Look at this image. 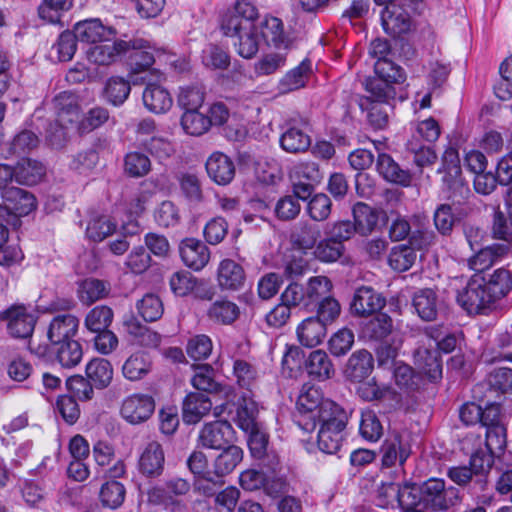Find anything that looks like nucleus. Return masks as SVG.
I'll return each instance as SVG.
<instances>
[{
    "instance_id": "obj_1",
    "label": "nucleus",
    "mask_w": 512,
    "mask_h": 512,
    "mask_svg": "<svg viewBox=\"0 0 512 512\" xmlns=\"http://www.w3.org/2000/svg\"><path fill=\"white\" fill-rule=\"evenodd\" d=\"M512 291V272L501 267L487 273H475L457 292V303L468 313L482 314Z\"/></svg>"
},
{
    "instance_id": "obj_2",
    "label": "nucleus",
    "mask_w": 512,
    "mask_h": 512,
    "mask_svg": "<svg viewBox=\"0 0 512 512\" xmlns=\"http://www.w3.org/2000/svg\"><path fill=\"white\" fill-rule=\"evenodd\" d=\"M126 45L122 54H128V64L130 72L128 77L133 85L144 84L148 80V74L158 76L159 70L151 69L156 62V58L160 57L164 51L157 49L150 44L149 41L134 37L125 40Z\"/></svg>"
},
{
    "instance_id": "obj_3",
    "label": "nucleus",
    "mask_w": 512,
    "mask_h": 512,
    "mask_svg": "<svg viewBox=\"0 0 512 512\" xmlns=\"http://www.w3.org/2000/svg\"><path fill=\"white\" fill-rule=\"evenodd\" d=\"M332 283L326 276H313L306 284L298 281H290L280 295L283 301L291 309L303 308L310 310L322 296L330 293Z\"/></svg>"
},
{
    "instance_id": "obj_4",
    "label": "nucleus",
    "mask_w": 512,
    "mask_h": 512,
    "mask_svg": "<svg viewBox=\"0 0 512 512\" xmlns=\"http://www.w3.org/2000/svg\"><path fill=\"white\" fill-rule=\"evenodd\" d=\"M423 506L433 511H446L459 505L463 501L460 489L454 486H446L440 478H430L419 487Z\"/></svg>"
},
{
    "instance_id": "obj_5",
    "label": "nucleus",
    "mask_w": 512,
    "mask_h": 512,
    "mask_svg": "<svg viewBox=\"0 0 512 512\" xmlns=\"http://www.w3.org/2000/svg\"><path fill=\"white\" fill-rule=\"evenodd\" d=\"M259 20V10L248 0H236L235 4L225 10L219 20L222 33L225 36L238 34L240 30L254 28Z\"/></svg>"
},
{
    "instance_id": "obj_6",
    "label": "nucleus",
    "mask_w": 512,
    "mask_h": 512,
    "mask_svg": "<svg viewBox=\"0 0 512 512\" xmlns=\"http://www.w3.org/2000/svg\"><path fill=\"white\" fill-rule=\"evenodd\" d=\"M438 172H444L443 182L448 191L449 198L460 203L470 194L468 185L461 177V166L458 150L448 147L442 156V167Z\"/></svg>"
},
{
    "instance_id": "obj_7",
    "label": "nucleus",
    "mask_w": 512,
    "mask_h": 512,
    "mask_svg": "<svg viewBox=\"0 0 512 512\" xmlns=\"http://www.w3.org/2000/svg\"><path fill=\"white\" fill-rule=\"evenodd\" d=\"M0 321L10 336L25 339L33 334L37 317L30 305L16 303L0 312Z\"/></svg>"
},
{
    "instance_id": "obj_8",
    "label": "nucleus",
    "mask_w": 512,
    "mask_h": 512,
    "mask_svg": "<svg viewBox=\"0 0 512 512\" xmlns=\"http://www.w3.org/2000/svg\"><path fill=\"white\" fill-rule=\"evenodd\" d=\"M326 400L323 398L320 388L309 383L302 386L297 398L296 407L299 412L297 422L303 430L310 432L315 429L313 417Z\"/></svg>"
},
{
    "instance_id": "obj_9",
    "label": "nucleus",
    "mask_w": 512,
    "mask_h": 512,
    "mask_svg": "<svg viewBox=\"0 0 512 512\" xmlns=\"http://www.w3.org/2000/svg\"><path fill=\"white\" fill-rule=\"evenodd\" d=\"M137 468L147 479L162 476L165 469V453L163 446L156 440H150L140 449Z\"/></svg>"
},
{
    "instance_id": "obj_10",
    "label": "nucleus",
    "mask_w": 512,
    "mask_h": 512,
    "mask_svg": "<svg viewBox=\"0 0 512 512\" xmlns=\"http://www.w3.org/2000/svg\"><path fill=\"white\" fill-rule=\"evenodd\" d=\"M155 410V401L146 394H133L126 397L121 405V416L130 424L147 421Z\"/></svg>"
},
{
    "instance_id": "obj_11",
    "label": "nucleus",
    "mask_w": 512,
    "mask_h": 512,
    "mask_svg": "<svg viewBox=\"0 0 512 512\" xmlns=\"http://www.w3.org/2000/svg\"><path fill=\"white\" fill-rule=\"evenodd\" d=\"M200 444L209 449H222L234 440V429L226 420L206 423L199 432Z\"/></svg>"
},
{
    "instance_id": "obj_12",
    "label": "nucleus",
    "mask_w": 512,
    "mask_h": 512,
    "mask_svg": "<svg viewBox=\"0 0 512 512\" xmlns=\"http://www.w3.org/2000/svg\"><path fill=\"white\" fill-rule=\"evenodd\" d=\"M386 305V299L370 286L356 289L351 304V312L356 316H370L379 313Z\"/></svg>"
},
{
    "instance_id": "obj_13",
    "label": "nucleus",
    "mask_w": 512,
    "mask_h": 512,
    "mask_svg": "<svg viewBox=\"0 0 512 512\" xmlns=\"http://www.w3.org/2000/svg\"><path fill=\"white\" fill-rule=\"evenodd\" d=\"M73 32L79 41L91 44L110 42L116 36V30L112 26H105L99 18L77 22Z\"/></svg>"
},
{
    "instance_id": "obj_14",
    "label": "nucleus",
    "mask_w": 512,
    "mask_h": 512,
    "mask_svg": "<svg viewBox=\"0 0 512 512\" xmlns=\"http://www.w3.org/2000/svg\"><path fill=\"white\" fill-rule=\"evenodd\" d=\"M209 178L218 185H228L235 177L233 160L222 152H213L205 163Z\"/></svg>"
},
{
    "instance_id": "obj_15",
    "label": "nucleus",
    "mask_w": 512,
    "mask_h": 512,
    "mask_svg": "<svg viewBox=\"0 0 512 512\" xmlns=\"http://www.w3.org/2000/svg\"><path fill=\"white\" fill-rule=\"evenodd\" d=\"M179 252L183 263L195 270H202L209 262V248L200 240L186 238L181 241Z\"/></svg>"
},
{
    "instance_id": "obj_16",
    "label": "nucleus",
    "mask_w": 512,
    "mask_h": 512,
    "mask_svg": "<svg viewBox=\"0 0 512 512\" xmlns=\"http://www.w3.org/2000/svg\"><path fill=\"white\" fill-rule=\"evenodd\" d=\"M381 23L384 31L392 37L406 34L412 27L409 13L399 5H390L384 8L381 12Z\"/></svg>"
},
{
    "instance_id": "obj_17",
    "label": "nucleus",
    "mask_w": 512,
    "mask_h": 512,
    "mask_svg": "<svg viewBox=\"0 0 512 512\" xmlns=\"http://www.w3.org/2000/svg\"><path fill=\"white\" fill-rule=\"evenodd\" d=\"M350 413L333 400L324 401L320 410L314 415L315 428H346Z\"/></svg>"
},
{
    "instance_id": "obj_18",
    "label": "nucleus",
    "mask_w": 512,
    "mask_h": 512,
    "mask_svg": "<svg viewBox=\"0 0 512 512\" xmlns=\"http://www.w3.org/2000/svg\"><path fill=\"white\" fill-rule=\"evenodd\" d=\"M246 281L244 268L232 259L222 260L217 269V283L222 290L238 291Z\"/></svg>"
},
{
    "instance_id": "obj_19",
    "label": "nucleus",
    "mask_w": 512,
    "mask_h": 512,
    "mask_svg": "<svg viewBox=\"0 0 512 512\" xmlns=\"http://www.w3.org/2000/svg\"><path fill=\"white\" fill-rule=\"evenodd\" d=\"M414 364L431 382L442 379V361L437 349L419 347L414 351Z\"/></svg>"
},
{
    "instance_id": "obj_20",
    "label": "nucleus",
    "mask_w": 512,
    "mask_h": 512,
    "mask_svg": "<svg viewBox=\"0 0 512 512\" xmlns=\"http://www.w3.org/2000/svg\"><path fill=\"white\" fill-rule=\"evenodd\" d=\"M79 319L72 314L55 316L48 327L47 336L51 344L72 340L77 334Z\"/></svg>"
},
{
    "instance_id": "obj_21",
    "label": "nucleus",
    "mask_w": 512,
    "mask_h": 512,
    "mask_svg": "<svg viewBox=\"0 0 512 512\" xmlns=\"http://www.w3.org/2000/svg\"><path fill=\"white\" fill-rule=\"evenodd\" d=\"M508 251L509 247L502 244L481 247L469 258L468 265L475 273H487L489 268L500 261Z\"/></svg>"
},
{
    "instance_id": "obj_22",
    "label": "nucleus",
    "mask_w": 512,
    "mask_h": 512,
    "mask_svg": "<svg viewBox=\"0 0 512 512\" xmlns=\"http://www.w3.org/2000/svg\"><path fill=\"white\" fill-rule=\"evenodd\" d=\"M376 169L387 182L404 187L409 186L411 183L412 176L409 170L401 168L389 154L380 153L378 155Z\"/></svg>"
},
{
    "instance_id": "obj_23",
    "label": "nucleus",
    "mask_w": 512,
    "mask_h": 512,
    "mask_svg": "<svg viewBox=\"0 0 512 512\" xmlns=\"http://www.w3.org/2000/svg\"><path fill=\"white\" fill-rule=\"evenodd\" d=\"M212 408L210 398L199 392L189 393L182 408V418L186 424L198 423Z\"/></svg>"
},
{
    "instance_id": "obj_24",
    "label": "nucleus",
    "mask_w": 512,
    "mask_h": 512,
    "mask_svg": "<svg viewBox=\"0 0 512 512\" xmlns=\"http://www.w3.org/2000/svg\"><path fill=\"white\" fill-rule=\"evenodd\" d=\"M145 83L147 86L142 95L144 106L152 113L167 112L173 104L169 91L158 84L151 83L150 80Z\"/></svg>"
},
{
    "instance_id": "obj_25",
    "label": "nucleus",
    "mask_w": 512,
    "mask_h": 512,
    "mask_svg": "<svg viewBox=\"0 0 512 512\" xmlns=\"http://www.w3.org/2000/svg\"><path fill=\"white\" fill-rule=\"evenodd\" d=\"M327 325L315 316L304 319L296 329L298 341L305 347L319 345L326 336Z\"/></svg>"
},
{
    "instance_id": "obj_26",
    "label": "nucleus",
    "mask_w": 512,
    "mask_h": 512,
    "mask_svg": "<svg viewBox=\"0 0 512 512\" xmlns=\"http://www.w3.org/2000/svg\"><path fill=\"white\" fill-rule=\"evenodd\" d=\"M374 360L365 349L355 351L346 364L345 376L353 382H362L372 372Z\"/></svg>"
},
{
    "instance_id": "obj_27",
    "label": "nucleus",
    "mask_w": 512,
    "mask_h": 512,
    "mask_svg": "<svg viewBox=\"0 0 512 512\" xmlns=\"http://www.w3.org/2000/svg\"><path fill=\"white\" fill-rule=\"evenodd\" d=\"M493 462L494 455L485 448H479L471 454L468 466L476 477L475 486L477 490H486L488 475L492 469Z\"/></svg>"
},
{
    "instance_id": "obj_28",
    "label": "nucleus",
    "mask_w": 512,
    "mask_h": 512,
    "mask_svg": "<svg viewBox=\"0 0 512 512\" xmlns=\"http://www.w3.org/2000/svg\"><path fill=\"white\" fill-rule=\"evenodd\" d=\"M305 368L308 375L318 381L328 380L335 374L330 357L321 349L314 350L309 354L305 362Z\"/></svg>"
},
{
    "instance_id": "obj_29",
    "label": "nucleus",
    "mask_w": 512,
    "mask_h": 512,
    "mask_svg": "<svg viewBox=\"0 0 512 512\" xmlns=\"http://www.w3.org/2000/svg\"><path fill=\"white\" fill-rule=\"evenodd\" d=\"M257 25L259 35L267 45L276 48L287 47V36L281 19L274 16H266Z\"/></svg>"
},
{
    "instance_id": "obj_30",
    "label": "nucleus",
    "mask_w": 512,
    "mask_h": 512,
    "mask_svg": "<svg viewBox=\"0 0 512 512\" xmlns=\"http://www.w3.org/2000/svg\"><path fill=\"white\" fill-rule=\"evenodd\" d=\"M392 329V318L379 312L362 324L361 337L369 341H382L391 334Z\"/></svg>"
},
{
    "instance_id": "obj_31",
    "label": "nucleus",
    "mask_w": 512,
    "mask_h": 512,
    "mask_svg": "<svg viewBox=\"0 0 512 512\" xmlns=\"http://www.w3.org/2000/svg\"><path fill=\"white\" fill-rule=\"evenodd\" d=\"M353 224L358 234L367 236L377 227L380 212L366 203L357 202L352 209Z\"/></svg>"
},
{
    "instance_id": "obj_32",
    "label": "nucleus",
    "mask_w": 512,
    "mask_h": 512,
    "mask_svg": "<svg viewBox=\"0 0 512 512\" xmlns=\"http://www.w3.org/2000/svg\"><path fill=\"white\" fill-rule=\"evenodd\" d=\"M125 45V40L95 45L86 51V57L91 63L96 65H110L122 54Z\"/></svg>"
},
{
    "instance_id": "obj_33",
    "label": "nucleus",
    "mask_w": 512,
    "mask_h": 512,
    "mask_svg": "<svg viewBox=\"0 0 512 512\" xmlns=\"http://www.w3.org/2000/svg\"><path fill=\"white\" fill-rule=\"evenodd\" d=\"M152 369V359L144 351L130 355L122 366V374L129 381L143 379Z\"/></svg>"
},
{
    "instance_id": "obj_34",
    "label": "nucleus",
    "mask_w": 512,
    "mask_h": 512,
    "mask_svg": "<svg viewBox=\"0 0 512 512\" xmlns=\"http://www.w3.org/2000/svg\"><path fill=\"white\" fill-rule=\"evenodd\" d=\"M221 450L213 462V472L219 478L230 474L243 459V450L232 443Z\"/></svg>"
},
{
    "instance_id": "obj_35",
    "label": "nucleus",
    "mask_w": 512,
    "mask_h": 512,
    "mask_svg": "<svg viewBox=\"0 0 512 512\" xmlns=\"http://www.w3.org/2000/svg\"><path fill=\"white\" fill-rule=\"evenodd\" d=\"M86 377L92 382L96 389L107 388L113 379V367L104 358L90 360L85 369Z\"/></svg>"
},
{
    "instance_id": "obj_36",
    "label": "nucleus",
    "mask_w": 512,
    "mask_h": 512,
    "mask_svg": "<svg viewBox=\"0 0 512 512\" xmlns=\"http://www.w3.org/2000/svg\"><path fill=\"white\" fill-rule=\"evenodd\" d=\"M418 316L424 321H433L438 313V297L432 289L426 288L415 292L412 300Z\"/></svg>"
},
{
    "instance_id": "obj_37",
    "label": "nucleus",
    "mask_w": 512,
    "mask_h": 512,
    "mask_svg": "<svg viewBox=\"0 0 512 512\" xmlns=\"http://www.w3.org/2000/svg\"><path fill=\"white\" fill-rule=\"evenodd\" d=\"M411 454V447L408 442L402 440L400 436L386 441L382 447V463L386 467H391L397 462L403 465Z\"/></svg>"
},
{
    "instance_id": "obj_38",
    "label": "nucleus",
    "mask_w": 512,
    "mask_h": 512,
    "mask_svg": "<svg viewBox=\"0 0 512 512\" xmlns=\"http://www.w3.org/2000/svg\"><path fill=\"white\" fill-rule=\"evenodd\" d=\"M52 352L56 355L59 364L64 368H72L77 366L82 357L83 350L81 344L72 339L61 343L51 344Z\"/></svg>"
},
{
    "instance_id": "obj_39",
    "label": "nucleus",
    "mask_w": 512,
    "mask_h": 512,
    "mask_svg": "<svg viewBox=\"0 0 512 512\" xmlns=\"http://www.w3.org/2000/svg\"><path fill=\"white\" fill-rule=\"evenodd\" d=\"M358 105L367 112L368 123L376 130L384 129L388 124V102H374L371 97H358Z\"/></svg>"
},
{
    "instance_id": "obj_40",
    "label": "nucleus",
    "mask_w": 512,
    "mask_h": 512,
    "mask_svg": "<svg viewBox=\"0 0 512 512\" xmlns=\"http://www.w3.org/2000/svg\"><path fill=\"white\" fill-rule=\"evenodd\" d=\"M239 315L238 305L225 298L214 301L207 310V316L210 320L223 325L234 323Z\"/></svg>"
},
{
    "instance_id": "obj_41",
    "label": "nucleus",
    "mask_w": 512,
    "mask_h": 512,
    "mask_svg": "<svg viewBox=\"0 0 512 512\" xmlns=\"http://www.w3.org/2000/svg\"><path fill=\"white\" fill-rule=\"evenodd\" d=\"M44 165L30 158H24L15 167V181L24 185H35L44 177Z\"/></svg>"
},
{
    "instance_id": "obj_42",
    "label": "nucleus",
    "mask_w": 512,
    "mask_h": 512,
    "mask_svg": "<svg viewBox=\"0 0 512 512\" xmlns=\"http://www.w3.org/2000/svg\"><path fill=\"white\" fill-rule=\"evenodd\" d=\"M228 37L237 39L234 42V47L241 57L251 59L257 54L260 43L258 25H254V28L248 30H240L238 34L229 35Z\"/></svg>"
},
{
    "instance_id": "obj_43",
    "label": "nucleus",
    "mask_w": 512,
    "mask_h": 512,
    "mask_svg": "<svg viewBox=\"0 0 512 512\" xmlns=\"http://www.w3.org/2000/svg\"><path fill=\"white\" fill-rule=\"evenodd\" d=\"M280 146L287 152L292 154L302 153L309 149L311 145L310 136L297 127L287 128L280 137Z\"/></svg>"
},
{
    "instance_id": "obj_44",
    "label": "nucleus",
    "mask_w": 512,
    "mask_h": 512,
    "mask_svg": "<svg viewBox=\"0 0 512 512\" xmlns=\"http://www.w3.org/2000/svg\"><path fill=\"white\" fill-rule=\"evenodd\" d=\"M311 73V62L303 60L297 67L287 72L279 82V90L289 93L305 86Z\"/></svg>"
},
{
    "instance_id": "obj_45",
    "label": "nucleus",
    "mask_w": 512,
    "mask_h": 512,
    "mask_svg": "<svg viewBox=\"0 0 512 512\" xmlns=\"http://www.w3.org/2000/svg\"><path fill=\"white\" fill-rule=\"evenodd\" d=\"M54 109L58 120L73 122L79 114V105L77 96L69 91H63L53 99Z\"/></svg>"
},
{
    "instance_id": "obj_46",
    "label": "nucleus",
    "mask_w": 512,
    "mask_h": 512,
    "mask_svg": "<svg viewBox=\"0 0 512 512\" xmlns=\"http://www.w3.org/2000/svg\"><path fill=\"white\" fill-rule=\"evenodd\" d=\"M363 85L368 95H360L359 97H371V100L374 102H388L396 96L394 85L376 75L366 78Z\"/></svg>"
},
{
    "instance_id": "obj_47",
    "label": "nucleus",
    "mask_w": 512,
    "mask_h": 512,
    "mask_svg": "<svg viewBox=\"0 0 512 512\" xmlns=\"http://www.w3.org/2000/svg\"><path fill=\"white\" fill-rule=\"evenodd\" d=\"M192 386L209 393L221 391V385L215 380L214 369L209 364L194 365V375L191 379Z\"/></svg>"
},
{
    "instance_id": "obj_48",
    "label": "nucleus",
    "mask_w": 512,
    "mask_h": 512,
    "mask_svg": "<svg viewBox=\"0 0 512 512\" xmlns=\"http://www.w3.org/2000/svg\"><path fill=\"white\" fill-rule=\"evenodd\" d=\"M321 238V230L318 225L309 222H300L292 233L293 243L300 249L314 248Z\"/></svg>"
},
{
    "instance_id": "obj_49",
    "label": "nucleus",
    "mask_w": 512,
    "mask_h": 512,
    "mask_svg": "<svg viewBox=\"0 0 512 512\" xmlns=\"http://www.w3.org/2000/svg\"><path fill=\"white\" fill-rule=\"evenodd\" d=\"M125 495L126 489L124 485L115 480L105 482L99 492L101 504L110 509L120 507L124 502Z\"/></svg>"
},
{
    "instance_id": "obj_50",
    "label": "nucleus",
    "mask_w": 512,
    "mask_h": 512,
    "mask_svg": "<svg viewBox=\"0 0 512 512\" xmlns=\"http://www.w3.org/2000/svg\"><path fill=\"white\" fill-rule=\"evenodd\" d=\"M131 83L130 78L125 80L122 77H111L104 89L106 100L114 106L123 104L130 94Z\"/></svg>"
},
{
    "instance_id": "obj_51",
    "label": "nucleus",
    "mask_w": 512,
    "mask_h": 512,
    "mask_svg": "<svg viewBox=\"0 0 512 512\" xmlns=\"http://www.w3.org/2000/svg\"><path fill=\"white\" fill-rule=\"evenodd\" d=\"M73 0H43L38 7L39 17L50 24H59L63 12L70 10Z\"/></svg>"
},
{
    "instance_id": "obj_52",
    "label": "nucleus",
    "mask_w": 512,
    "mask_h": 512,
    "mask_svg": "<svg viewBox=\"0 0 512 512\" xmlns=\"http://www.w3.org/2000/svg\"><path fill=\"white\" fill-rule=\"evenodd\" d=\"M344 253V244L334 241L329 237L319 240L313 252L315 258L322 263H334L338 261Z\"/></svg>"
},
{
    "instance_id": "obj_53",
    "label": "nucleus",
    "mask_w": 512,
    "mask_h": 512,
    "mask_svg": "<svg viewBox=\"0 0 512 512\" xmlns=\"http://www.w3.org/2000/svg\"><path fill=\"white\" fill-rule=\"evenodd\" d=\"M109 288L99 279L89 278L84 280L78 289V295L82 303L90 305L107 296Z\"/></svg>"
},
{
    "instance_id": "obj_54",
    "label": "nucleus",
    "mask_w": 512,
    "mask_h": 512,
    "mask_svg": "<svg viewBox=\"0 0 512 512\" xmlns=\"http://www.w3.org/2000/svg\"><path fill=\"white\" fill-rule=\"evenodd\" d=\"M151 170V161L142 152L132 151L124 157V172L133 178H141Z\"/></svg>"
},
{
    "instance_id": "obj_55",
    "label": "nucleus",
    "mask_w": 512,
    "mask_h": 512,
    "mask_svg": "<svg viewBox=\"0 0 512 512\" xmlns=\"http://www.w3.org/2000/svg\"><path fill=\"white\" fill-rule=\"evenodd\" d=\"M113 321V311L110 307L100 305L89 311L85 318V326L91 332L106 330Z\"/></svg>"
},
{
    "instance_id": "obj_56",
    "label": "nucleus",
    "mask_w": 512,
    "mask_h": 512,
    "mask_svg": "<svg viewBox=\"0 0 512 512\" xmlns=\"http://www.w3.org/2000/svg\"><path fill=\"white\" fill-rule=\"evenodd\" d=\"M447 477L461 488L468 489L471 494H477L484 490H477L475 486V475L468 465L452 466L447 469Z\"/></svg>"
},
{
    "instance_id": "obj_57",
    "label": "nucleus",
    "mask_w": 512,
    "mask_h": 512,
    "mask_svg": "<svg viewBox=\"0 0 512 512\" xmlns=\"http://www.w3.org/2000/svg\"><path fill=\"white\" fill-rule=\"evenodd\" d=\"M181 125L184 131L192 136H200L210 128L207 115L198 110L185 111L181 117Z\"/></svg>"
},
{
    "instance_id": "obj_58",
    "label": "nucleus",
    "mask_w": 512,
    "mask_h": 512,
    "mask_svg": "<svg viewBox=\"0 0 512 512\" xmlns=\"http://www.w3.org/2000/svg\"><path fill=\"white\" fill-rule=\"evenodd\" d=\"M415 259L416 253L412 247L399 245L392 248L388 263L393 270L404 272L411 268Z\"/></svg>"
},
{
    "instance_id": "obj_59",
    "label": "nucleus",
    "mask_w": 512,
    "mask_h": 512,
    "mask_svg": "<svg viewBox=\"0 0 512 512\" xmlns=\"http://www.w3.org/2000/svg\"><path fill=\"white\" fill-rule=\"evenodd\" d=\"M233 375L240 388L251 390L257 379V369L244 359H235L233 362Z\"/></svg>"
},
{
    "instance_id": "obj_60",
    "label": "nucleus",
    "mask_w": 512,
    "mask_h": 512,
    "mask_svg": "<svg viewBox=\"0 0 512 512\" xmlns=\"http://www.w3.org/2000/svg\"><path fill=\"white\" fill-rule=\"evenodd\" d=\"M345 428H319L317 444L319 449L326 454L336 453L343 440Z\"/></svg>"
},
{
    "instance_id": "obj_61",
    "label": "nucleus",
    "mask_w": 512,
    "mask_h": 512,
    "mask_svg": "<svg viewBox=\"0 0 512 512\" xmlns=\"http://www.w3.org/2000/svg\"><path fill=\"white\" fill-rule=\"evenodd\" d=\"M332 211L331 199L324 193L315 194L307 203V213L313 221L322 222Z\"/></svg>"
},
{
    "instance_id": "obj_62",
    "label": "nucleus",
    "mask_w": 512,
    "mask_h": 512,
    "mask_svg": "<svg viewBox=\"0 0 512 512\" xmlns=\"http://www.w3.org/2000/svg\"><path fill=\"white\" fill-rule=\"evenodd\" d=\"M359 431L364 439L371 442L377 441L382 436L383 427L374 411L362 412Z\"/></svg>"
},
{
    "instance_id": "obj_63",
    "label": "nucleus",
    "mask_w": 512,
    "mask_h": 512,
    "mask_svg": "<svg viewBox=\"0 0 512 512\" xmlns=\"http://www.w3.org/2000/svg\"><path fill=\"white\" fill-rule=\"evenodd\" d=\"M394 379L397 386L407 392L419 389L422 381L421 376L406 364H399L395 367Z\"/></svg>"
},
{
    "instance_id": "obj_64",
    "label": "nucleus",
    "mask_w": 512,
    "mask_h": 512,
    "mask_svg": "<svg viewBox=\"0 0 512 512\" xmlns=\"http://www.w3.org/2000/svg\"><path fill=\"white\" fill-rule=\"evenodd\" d=\"M137 309L141 317L147 322H154L163 315V303L154 294H146L138 303Z\"/></svg>"
}]
</instances>
